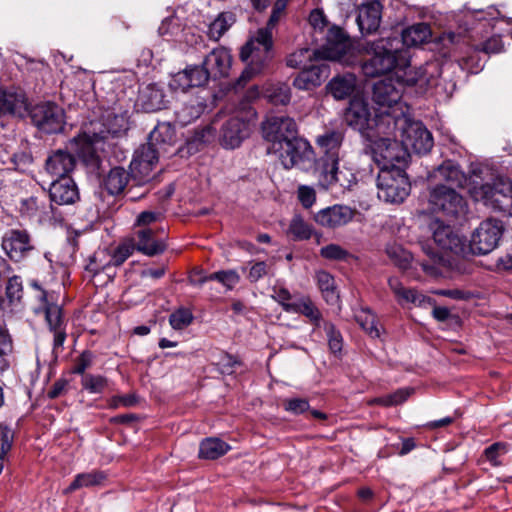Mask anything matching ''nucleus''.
Listing matches in <instances>:
<instances>
[{"instance_id": "72a5a7b5", "label": "nucleus", "mask_w": 512, "mask_h": 512, "mask_svg": "<svg viewBox=\"0 0 512 512\" xmlns=\"http://www.w3.org/2000/svg\"><path fill=\"white\" fill-rule=\"evenodd\" d=\"M401 48L415 47L427 42L431 36V30L426 23H417L405 28L401 32Z\"/></svg>"}, {"instance_id": "a878e982", "label": "nucleus", "mask_w": 512, "mask_h": 512, "mask_svg": "<svg viewBox=\"0 0 512 512\" xmlns=\"http://www.w3.org/2000/svg\"><path fill=\"white\" fill-rule=\"evenodd\" d=\"M156 234L157 230L152 228L138 229L135 232L136 238L135 244H133L136 250L150 257L162 254L166 250L167 245Z\"/></svg>"}, {"instance_id": "473e14b6", "label": "nucleus", "mask_w": 512, "mask_h": 512, "mask_svg": "<svg viewBox=\"0 0 512 512\" xmlns=\"http://www.w3.org/2000/svg\"><path fill=\"white\" fill-rule=\"evenodd\" d=\"M326 88L336 100L346 99L355 91L356 77L350 73L336 76L329 81Z\"/></svg>"}, {"instance_id": "dca6fc26", "label": "nucleus", "mask_w": 512, "mask_h": 512, "mask_svg": "<svg viewBox=\"0 0 512 512\" xmlns=\"http://www.w3.org/2000/svg\"><path fill=\"white\" fill-rule=\"evenodd\" d=\"M2 249L13 262H21L34 250L31 237L26 230L11 229L2 238Z\"/></svg>"}, {"instance_id": "6e6d98bb", "label": "nucleus", "mask_w": 512, "mask_h": 512, "mask_svg": "<svg viewBox=\"0 0 512 512\" xmlns=\"http://www.w3.org/2000/svg\"><path fill=\"white\" fill-rule=\"evenodd\" d=\"M413 389L410 388H401L395 391L392 394L382 396L379 398L374 399V403L383 405V406H394L402 404L404 401H406L409 396L412 394Z\"/></svg>"}, {"instance_id": "37998d69", "label": "nucleus", "mask_w": 512, "mask_h": 512, "mask_svg": "<svg viewBox=\"0 0 512 512\" xmlns=\"http://www.w3.org/2000/svg\"><path fill=\"white\" fill-rule=\"evenodd\" d=\"M313 227L304 221L300 215H295L289 224L287 235L294 241H304L311 238Z\"/></svg>"}, {"instance_id": "bb28decb", "label": "nucleus", "mask_w": 512, "mask_h": 512, "mask_svg": "<svg viewBox=\"0 0 512 512\" xmlns=\"http://www.w3.org/2000/svg\"><path fill=\"white\" fill-rule=\"evenodd\" d=\"M388 284L397 302L403 307L409 304L419 307L433 304L430 297L425 296L417 289L405 287L397 278H390Z\"/></svg>"}, {"instance_id": "f8f14e48", "label": "nucleus", "mask_w": 512, "mask_h": 512, "mask_svg": "<svg viewBox=\"0 0 512 512\" xmlns=\"http://www.w3.org/2000/svg\"><path fill=\"white\" fill-rule=\"evenodd\" d=\"M106 138L103 131L92 135L84 132L73 137L66 144V148L75 156L77 155L86 165L96 166L99 163L97 145Z\"/></svg>"}, {"instance_id": "4d7b16f0", "label": "nucleus", "mask_w": 512, "mask_h": 512, "mask_svg": "<svg viewBox=\"0 0 512 512\" xmlns=\"http://www.w3.org/2000/svg\"><path fill=\"white\" fill-rule=\"evenodd\" d=\"M175 139V131L169 123L157 125L150 133L151 142L172 143Z\"/></svg>"}, {"instance_id": "49530a36", "label": "nucleus", "mask_w": 512, "mask_h": 512, "mask_svg": "<svg viewBox=\"0 0 512 512\" xmlns=\"http://www.w3.org/2000/svg\"><path fill=\"white\" fill-rule=\"evenodd\" d=\"M300 294H292L286 287L283 285H274L272 287L271 298L277 302L282 309L290 313L295 303V298H298Z\"/></svg>"}, {"instance_id": "5701e85b", "label": "nucleus", "mask_w": 512, "mask_h": 512, "mask_svg": "<svg viewBox=\"0 0 512 512\" xmlns=\"http://www.w3.org/2000/svg\"><path fill=\"white\" fill-rule=\"evenodd\" d=\"M76 166V158L69 149H58L45 161L46 172L54 179L69 177Z\"/></svg>"}, {"instance_id": "79ce46f5", "label": "nucleus", "mask_w": 512, "mask_h": 512, "mask_svg": "<svg viewBox=\"0 0 512 512\" xmlns=\"http://www.w3.org/2000/svg\"><path fill=\"white\" fill-rule=\"evenodd\" d=\"M235 14L226 11L220 13L217 18L209 25L208 35L214 41H218L225 32L235 23Z\"/></svg>"}, {"instance_id": "7ed1b4c3", "label": "nucleus", "mask_w": 512, "mask_h": 512, "mask_svg": "<svg viewBox=\"0 0 512 512\" xmlns=\"http://www.w3.org/2000/svg\"><path fill=\"white\" fill-rule=\"evenodd\" d=\"M401 85L392 79L378 81L373 86V100L380 107L379 121L387 123V129L391 130V125H396L399 117L406 116L409 108L401 101Z\"/></svg>"}, {"instance_id": "412c9836", "label": "nucleus", "mask_w": 512, "mask_h": 512, "mask_svg": "<svg viewBox=\"0 0 512 512\" xmlns=\"http://www.w3.org/2000/svg\"><path fill=\"white\" fill-rule=\"evenodd\" d=\"M356 213V209L346 205L335 204L320 210L314 219L322 227L336 229L349 224Z\"/></svg>"}, {"instance_id": "69168bd1", "label": "nucleus", "mask_w": 512, "mask_h": 512, "mask_svg": "<svg viewBox=\"0 0 512 512\" xmlns=\"http://www.w3.org/2000/svg\"><path fill=\"white\" fill-rule=\"evenodd\" d=\"M23 294L22 280L19 276H12L6 285V296L11 303L20 301Z\"/></svg>"}, {"instance_id": "f704fd0d", "label": "nucleus", "mask_w": 512, "mask_h": 512, "mask_svg": "<svg viewBox=\"0 0 512 512\" xmlns=\"http://www.w3.org/2000/svg\"><path fill=\"white\" fill-rule=\"evenodd\" d=\"M129 179V172L122 167H114L104 178L103 185L109 194L119 195L126 188Z\"/></svg>"}, {"instance_id": "b1692460", "label": "nucleus", "mask_w": 512, "mask_h": 512, "mask_svg": "<svg viewBox=\"0 0 512 512\" xmlns=\"http://www.w3.org/2000/svg\"><path fill=\"white\" fill-rule=\"evenodd\" d=\"M51 202L57 205H71L80 199L78 187L71 177L54 179L49 188Z\"/></svg>"}, {"instance_id": "774afa93", "label": "nucleus", "mask_w": 512, "mask_h": 512, "mask_svg": "<svg viewBox=\"0 0 512 512\" xmlns=\"http://www.w3.org/2000/svg\"><path fill=\"white\" fill-rule=\"evenodd\" d=\"M215 364L220 373L229 375L234 372L236 365H239V361L232 355L221 352Z\"/></svg>"}, {"instance_id": "e2e57ef3", "label": "nucleus", "mask_w": 512, "mask_h": 512, "mask_svg": "<svg viewBox=\"0 0 512 512\" xmlns=\"http://www.w3.org/2000/svg\"><path fill=\"white\" fill-rule=\"evenodd\" d=\"M136 248L131 243L120 244L112 255L107 254L111 266L122 265L134 252Z\"/></svg>"}, {"instance_id": "cd10ccee", "label": "nucleus", "mask_w": 512, "mask_h": 512, "mask_svg": "<svg viewBox=\"0 0 512 512\" xmlns=\"http://www.w3.org/2000/svg\"><path fill=\"white\" fill-rule=\"evenodd\" d=\"M321 177L327 188L339 185L341 188L349 189L356 182L354 174L349 169H340L339 162L325 164Z\"/></svg>"}, {"instance_id": "39448f33", "label": "nucleus", "mask_w": 512, "mask_h": 512, "mask_svg": "<svg viewBox=\"0 0 512 512\" xmlns=\"http://www.w3.org/2000/svg\"><path fill=\"white\" fill-rule=\"evenodd\" d=\"M378 198L386 203H402L410 194L411 185L403 168L379 170L377 176Z\"/></svg>"}, {"instance_id": "4468645a", "label": "nucleus", "mask_w": 512, "mask_h": 512, "mask_svg": "<svg viewBox=\"0 0 512 512\" xmlns=\"http://www.w3.org/2000/svg\"><path fill=\"white\" fill-rule=\"evenodd\" d=\"M352 42L349 35L340 27L333 26L328 30L324 57L343 64H351Z\"/></svg>"}, {"instance_id": "ea45409f", "label": "nucleus", "mask_w": 512, "mask_h": 512, "mask_svg": "<svg viewBox=\"0 0 512 512\" xmlns=\"http://www.w3.org/2000/svg\"><path fill=\"white\" fill-rule=\"evenodd\" d=\"M106 480V474L102 471L93 470L87 473L77 474L74 480L66 489V493L73 492L83 487H93L102 485Z\"/></svg>"}, {"instance_id": "6ab92c4d", "label": "nucleus", "mask_w": 512, "mask_h": 512, "mask_svg": "<svg viewBox=\"0 0 512 512\" xmlns=\"http://www.w3.org/2000/svg\"><path fill=\"white\" fill-rule=\"evenodd\" d=\"M343 140L344 133L339 129H325L316 137L315 143L322 153V167L340 161Z\"/></svg>"}, {"instance_id": "2eb2a0df", "label": "nucleus", "mask_w": 512, "mask_h": 512, "mask_svg": "<svg viewBox=\"0 0 512 512\" xmlns=\"http://www.w3.org/2000/svg\"><path fill=\"white\" fill-rule=\"evenodd\" d=\"M31 117L33 123L48 134L61 132L65 123L63 109L51 102L35 106Z\"/></svg>"}, {"instance_id": "864d4df0", "label": "nucleus", "mask_w": 512, "mask_h": 512, "mask_svg": "<svg viewBox=\"0 0 512 512\" xmlns=\"http://www.w3.org/2000/svg\"><path fill=\"white\" fill-rule=\"evenodd\" d=\"M216 136V129L212 125H206L197 129L190 138L188 144L191 148L199 149L200 146L212 142Z\"/></svg>"}, {"instance_id": "aec40b11", "label": "nucleus", "mask_w": 512, "mask_h": 512, "mask_svg": "<svg viewBox=\"0 0 512 512\" xmlns=\"http://www.w3.org/2000/svg\"><path fill=\"white\" fill-rule=\"evenodd\" d=\"M402 144L407 151L411 148L417 154H425L433 147V137L422 123L416 122L404 129Z\"/></svg>"}, {"instance_id": "13d9d810", "label": "nucleus", "mask_w": 512, "mask_h": 512, "mask_svg": "<svg viewBox=\"0 0 512 512\" xmlns=\"http://www.w3.org/2000/svg\"><path fill=\"white\" fill-rule=\"evenodd\" d=\"M323 328L326 333L331 352L334 354L340 353L343 348V338L341 333L331 322H325Z\"/></svg>"}, {"instance_id": "8fccbe9b", "label": "nucleus", "mask_w": 512, "mask_h": 512, "mask_svg": "<svg viewBox=\"0 0 512 512\" xmlns=\"http://www.w3.org/2000/svg\"><path fill=\"white\" fill-rule=\"evenodd\" d=\"M357 323L366 331L372 338L380 336V329L377 325L376 316L369 310H361L355 316Z\"/></svg>"}, {"instance_id": "a211bd4d", "label": "nucleus", "mask_w": 512, "mask_h": 512, "mask_svg": "<svg viewBox=\"0 0 512 512\" xmlns=\"http://www.w3.org/2000/svg\"><path fill=\"white\" fill-rule=\"evenodd\" d=\"M345 121L349 126L359 131L371 129L372 123H374L377 127L378 133H390V130L387 129V123H381L379 121V115H377L376 119H370V113L367 105L359 100L350 102V105L345 112Z\"/></svg>"}, {"instance_id": "f3484780", "label": "nucleus", "mask_w": 512, "mask_h": 512, "mask_svg": "<svg viewBox=\"0 0 512 512\" xmlns=\"http://www.w3.org/2000/svg\"><path fill=\"white\" fill-rule=\"evenodd\" d=\"M158 162V152L154 143L149 142L135 150L130 163L131 176L146 182L151 178V172Z\"/></svg>"}, {"instance_id": "c03bdc74", "label": "nucleus", "mask_w": 512, "mask_h": 512, "mask_svg": "<svg viewBox=\"0 0 512 512\" xmlns=\"http://www.w3.org/2000/svg\"><path fill=\"white\" fill-rule=\"evenodd\" d=\"M265 97L274 105H287L291 100V89L286 83H277L265 89Z\"/></svg>"}, {"instance_id": "0e129e2a", "label": "nucleus", "mask_w": 512, "mask_h": 512, "mask_svg": "<svg viewBox=\"0 0 512 512\" xmlns=\"http://www.w3.org/2000/svg\"><path fill=\"white\" fill-rule=\"evenodd\" d=\"M320 256L327 260L342 261L348 258L349 252L338 244H329L320 249Z\"/></svg>"}, {"instance_id": "1a4fd4ad", "label": "nucleus", "mask_w": 512, "mask_h": 512, "mask_svg": "<svg viewBox=\"0 0 512 512\" xmlns=\"http://www.w3.org/2000/svg\"><path fill=\"white\" fill-rule=\"evenodd\" d=\"M429 205L433 212L442 213L450 218H457L464 215L467 204L455 188L439 184L431 189L429 194Z\"/></svg>"}, {"instance_id": "bf43d9fd", "label": "nucleus", "mask_w": 512, "mask_h": 512, "mask_svg": "<svg viewBox=\"0 0 512 512\" xmlns=\"http://www.w3.org/2000/svg\"><path fill=\"white\" fill-rule=\"evenodd\" d=\"M438 69L437 63H428L424 68H420L417 77H411L406 80L407 84H426L428 86L434 85L433 73Z\"/></svg>"}, {"instance_id": "4be33fe9", "label": "nucleus", "mask_w": 512, "mask_h": 512, "mask_svg": "<svg viewBox=\"0 0 512 512\" xmlns=\"http://www.w3.org/2000/svg\"><path fill=\"white\" fill-rule=\"evenodd\" d=\"M382 4L379 0H364L358 6L356 22L362 34H372L380 26Z\"/></svg>"}, {"instance_id": "5fc2aeb1", "label": "nucleus", "mask_w": 512, "mask_h": 512, "mask_svg": "<svg viewBox=\"0 0 512 512\" xmlns=\"http://www.w3.org/2000/svg\"><path fill=\"white\" fill-rule=\"evenodd\" d=\"M316 55V51L310 48H301L291 53L286 59V65L290 68H301L312 60V57Z\"/></svg>"}, {"instance_id": "c9c22d12", "label": "nucleus", "mask_w": 512, "mask_h": 512, "mask_svg": "<svg viewBox=\"0 0 512 512\" xmlns=\"http://www.w3.org/2000/svg\"><path fill=\"white\" fill-rule=\"evenodd\" d=\"M422 250L428 257L427 260H422L419 262V265L422 267L423 271L431 276H438L441 274L440 268L445 266L446 260L442 253L433 248L429 243H423Z\"/></svg>"}, {"instance_id": "7c9ffc66", "label": "nucleus", "mask_w": 512, "mask_h": 512, "mask_svg": "<svg viewBox=\"0 0 512 512\" xmlns=\"http://www.w3.org/2000/svg\"><path fill=\"white\" fill-rule=\"evenodd\" d=\"M26 112L27 103L23 93L0 89V116L11 114L23 117Z\"/></svg>"}, {"instance_id": "c85d7f7f", "label": "nucleus", "mask_w": 512, "mask_h": 512, "mask_svg": "<svg viewBox=\"0 0 512 512\" xmlns=\"http://www.w3.org/2000/svg\"><path fill=\"white\" fill-rule=\"evenodd\" d=\"M137 105L147 113L159 111L165 108V94L157 85L149 84L140 90Z\"/></svg>"}, {"instance_id": "0eeeda50", "label": "nucleus", "mask_w": 512, "mask_h": 512, "mask_svg": "<svg viewBox=\"0 0 512 512\" xmlns=\"http://www.w3.org/2000/svg\"><path fill=\"white\" fill-rule=\"evenodd\" d=\"M372 158L379 170L407 166L409 154L402 143L390 138H378L371 143Z\"/></svg>"}, {"instance_id": "ddd939ff", "label": "nucleus", "mask_w": 512, "mask_h": 512, "mask_svg": "<svg viewBox=\"0 0 512 512\" xmlns=\"http://www.w3.org/2000/svg\"><path fill=\"white\" fill-rule=\"evenodd\" d=\"M432 238L437 247L443 251L456 255H464L466 252V241L454 229L444 224L441 220L435 219L430 223Z\"/></svg>"}, {"instance_id": "f03ea898", "label": "nucleus", "mask_w": 512, "mask_h": 512, "mask_svg": "<svg viewBox=\"0 0 512 512\" xmlns=\"http://www.w3.org/2000/svg\"><path fill=\"white\" fill-rule=\"evenodd\" d=\"M239 57L247 62V67L237 80L238 87L245 84L256 74L268 67L274 57L272 31L269 28H260L241 47Z\"/></svg>"}, {"instance_id": "4c0bfd02", "label": "nucleus", "mask_w": 512, "mask_h": 512, "mask_svg": "<svg viewBox=\"0 0 512 512\" xmlns=\"http://www.w3.org/2000/svg\"><path fill=\"white\" fill-rule=\"evenodd\" d=\"M205 108L206 105L204 103L198 99H192L175 111L176 122L181 126H186L199 118Z\"/></svg>"}, {"instance_id": "a19ab883", "label": "nucleus", "mask_w": 512, "mask_h": 512, "mask_svg": "<svg viewBox=\"0 0 512 512\" xmlns=\"http://www.w3.org/2000/svg\"><path fill=\"white\" fill-rule=\"evenodd\" d=\"M316 280L324 300L328 304H335L339 299V295L336 291L334 277L326 271H318L316 273Z\"/></svg>"}, {"instance_id": "de8ad7c7", "label": "nucleus", "mask_w": 512, "mask_h": 512, "mask_svg": "<svg viewBox=\"0 0 512 512\" xmlns=\"http://www.w3.org/2000/svg\"><path fill=\"white\" fill-rule=\"evenodd\" d=\"M218 281L227 289H233L240 281V276L235 270H221L202 278L199 282Z\"/></svg>"}, {"instance_id": "6e6552de", "label": "nucleus", "mask_w": 512, "mask_h": 512, "mask_svg": "<svg viewBox=\"0 0 512 512\" xmlns=\"http://www.w3.org/2000/svg\"><path fill=\"white\" fill-rule=\"evenodd\" d=\"M474 198L486 206L499 211L512 209V180L499 177L492 183L482 184L475 188Z\"/></svg>"}, {"instance_id": "e433bc0d", "label": "nucleus", "mask_w": 512, "mask_h": 512, "mask_svg": "<svg viewBox=\"0 0 512 512\" xmlns=\"http://www.w3.org/2000/svg\"><path fill=\"white\" fill-rule=\"evenodd\" d=\"M290 313L301 314L308 318L315 326L319 327L322 320V313L308 295H299Z\"/></svg>"}, {"instance_id": "2f4dec72", "label": "nucleus", "mask_w": 512, "mask_h": 512, "mask_svg": "<svg viewBox=\"0 0 512 512\" xmlns=\"http://www.w3.org/2000/svg\"><path fill=\"white\" fill-rule=\"evenodd\" d=\"M436 178L449 184L448 187L463 188L467 183L466 174L460 169V166L454 161H444L435 171Z\"/></svg>"}, {"instance_id": "58836bf2", "label": "nucleus", "mask_w": 512, "mask_h": 512, "mask_svg": "<svg viewBox=\"0 0 512 512\" xmlns=\"http://www.w3.org/2000/svg\"><path fill=\"white\" fill-rule=\"evenodd\" d=\"M230 450L229 444L219 438H206L200 443L199 457L215 460L225 455Z\"/></svg>"}, {"instance_id": "09e8293b", "label": "nucleus", "mask_w": 512, "mask_h": 512, "mask_svg": "<svg viewBox=\"0 0 512 512\" xmlns=\"http://www.w3.org/2000/svg\"><path fill=\"white\" fill-rule=\"evenodd\" d=\"M45 319L50 331L66 327L62 308L57 304L45 302Z\"/></svg>"}, {"instance_id": "9d476101", "label": "nucleus", "mask_w": 512, "mask_h": 512, "mask_svg": "<svg viewBox=\"0 0 512 512\" xmlns=\"http://www.w3.org/2000/svg\"><path fill=\"white\" fill-rule=\"evenodd\" d=\"M262 136L268 142L267 152L270 154L276 149V144L282 145L298 135L295 120L288 116L267 117L261 125Z\"/></svg>"}, {"instance_id": "a18cd8bd", "label": "nucleus", "mask_w": 512, "mask_h": 512, "mask_svg": "<svg viewBox=\"0 0 512 512\" xmlns=\"http://www.w3.org/2000/svg\"><path fill=\"white\" fill-rule=\"evenodd\" d=\"M386 254L389 259L401 270H407L411 266L412 255L402 246L389 244L386 247Z\"/></svg>"}, {"instance_id": "f257e3e1", "label": "nucleus", "mask_w": 512, "mask_h": 512, "mask_svg": "<svg viewBox=\"0 0 512 512\" xmlns=\"http://www.w3.org/2000/svg\"><path fill=\"white\" fill-rule=\"evenodd\" d=\"M364 51L369 58L362 62L361 69L367 77H378L410 66V55L407 49L401 48L398 33L368 41Z\"/></svg>"}, {"instance_id": "3c124183", "label": "nucleus", "mask_w": 512, "mask_h": 512, "mask_svg": "<svg viewBox=\"0 0 512 512\" xmlns=\"http://www.w3.org/2000/svg\"><path fill=\"white\" fill-rule=\"evenodd\" d=\"M109 267H111V263H109L107 253L105 251H97L89 257L85 270L92 276H96L101 272H105Z\"/></svg>"}, {"instance_id": "c756f323", "label": "nucleus", "mask_w": 512, "mask_h": 512, "mask_svg": "<svg viewBox=\"0 0 512 512\" xmlns=\"http://www.w3.org/2000/svg\"><path fill=\"white\" fill-rule=\"evenodd\" d=\"M325 65H311L303 68L293 80V86L299 90H312L321 85L327 77Z\"/></svg>"}, {"instance_id": "393cba45", "label": "nucleus", "mask_w": 512, "mask_h": 512, "mask_svg": "<svg viewBox=\"0 0 512 512\" xmlns=\"http://www.w3.org/2000/svg\"><path fill=\"white\" fill-rule=\"evenodd\" d=\"M232 63L230 51L224 47L213 49L204 59L203 64L212 79L226 77Z\"/></svg>"}, {"instance_id": "9b49d317", "label": "nucleus", "mask_w": 512, "mask_h": 512, "mask_svg": "<svg viewBox=\"0 0 512 512\" xmlns=\"http://www.w3.org/2000/svg\"><path fill=\"white\" fill-rule=\"evenodd\" d=\"M502 233L500 221L487 219L474 231L468 247L473 254H488L497 247Z\"/></svg>"}, {"instance_id": "052dcab7", "label": "nucleus", "mask_w": 512, "mask_h": 512, "mask_svg": "<svg viewBox=\"0 0 512 512\" xmlns=\"http://www.w3.org/2000/svg\"><path fill=\"white\" fill-rule=\"evenodd\" d=\"M187 75L189 77V82L191 87H200L205 85L208 80L211 78L207 70L205 69L204 64L201 66H189L185 68Z\"/></svg>"}, {"instance_id": "20e7f679", "label": "nucleus", "mask_w": 512, "mask_h": 512, "mask_svg": "<svg viewBox=\"0 0 512 512\" xmlns=\"http://www.w3.org/2000/svg\"><path fill=\"white\" fill-rule=\"evenodd\" d=\"M270 154L275 155L286 170L293 168L307 170L315 160L310 142L299 135L282 145L276 144V149Z\"/></svg>"}, {"instance_id": "338daca9", "label": "nucleus", "mask_w": 512, "mask_h": 512, "mask_svg": "<svg viewBox=\"0 0 512 512\" xmlns=\"http://www.w3.org/2000/svg\"><path fill=\"white\" fill-rule=\"evenodd\" d=\"M284 409L292 414H302L309 411L310 405L304 398H289L283 401Z\"/></svg>"}, {"instance_id": "603ef678", "label": "nucleus", "mask_w": 512, "mask_h": 512, "mask_svg": "<svg viewBox=\"0 0 512 512\" xmlns=\"http://www.w3.org/2000/svg\"><path fill=\"white\" fill-rule=\"evenodd\" d=\"M84 390L91 394H101L108 386V380L102 375L85 374L81 379Z\"/></svg>"}, {"instance_id": "423d86ee", "label": "nucleus", "mask_w": 512, "mask_h": 512, "mask_svg": "<svg viewBox=\"0 0 512 512\" xmlns=\"http://www.w3.org/2000/svg\"><path fill=\"white\" fill-rule=\"evenodd\" d=\"M256 117V112L246 101L229 117L221 128V143L227 149L240 146L249 135V121Z\"/></svg>"}, {"instance_id": "680f3d73", "label": "nucleus", "mask_w": 512, "mask_h": 512, "mask_svg": "<svg viewBox=\"0 0 512 512\" xmlns=\"http://www.w3.org/2000/svg\"><path fill=\"white\" fill-rule=\"evenodd\" d=\"M193 321V315L190 310L180 308L169 316V323L175 330H182L189 326Z\"/></svg>"}]
</instances>
